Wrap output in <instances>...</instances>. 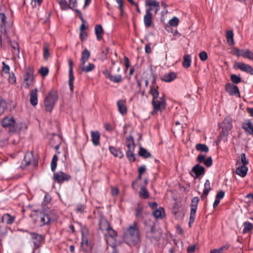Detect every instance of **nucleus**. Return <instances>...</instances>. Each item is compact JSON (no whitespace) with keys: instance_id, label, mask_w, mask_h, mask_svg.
<instances>
[{"instance_id":"nucleus-49","label":"nucleus","mask_w":253,"mask_h":253,"mask_svg":"<svg viewBox=\"0 0 253 253\" xmlns=\"http://www.w3.org/2000/svg\"><path fill=\"white\" fill-rule=\"evenodd\" d=\"M231 80L234 84H238L241 82V79L240 77L233 74L231 75Z\"/></svg>"},{"instance_id":"nucleus-60","label":"nucleus","mask_w":253,"mask_h":253,"mask_svg":"<svg viewBox=\"0 0 253 253\" xmlns=\"http://www.w3.org/2000/svg\"><path fill=\"white\" fill-rule=\"evenodd\" d=\"M7 43L10 44V45L12 47V48H13L14 49H17L18 52H19V46L17 42H14L13 43H12V42L10 41V42Z\"/></svg>"},{"instance_id":"nucleus-51","label":"nucleus","mask_w":253,"mask_h":253,"mask_svg":"<svg viewBox=\"0 0 253 253\" xmlns=\"http://www.w3.org/2000/svg\"><path fill=\"white\" fill-rule=\"evenodd\" d=\"M179 19L176 17H174L169 21V24L171 26H176L178 24Z\"/></svg>"},{"instance_id":"nucleus-23","label":"nucleus","mask_w":253,"mask_h":253,"mask_svg":"<svg viewBox=\"0 0 253 253\" xmlns=\"http://www.w3.org/2000/svg\"><path fill=\"white\" fill-rule=\"evenodd\" d=\"M138 155L145 159L151 157L152 155L151 153L148 151L146 149L140 147L138 152Z\"/></svg>"},{"instance_id":"nucleus-16","label":"nucleus","mask_w":253,"mask_h":253,"mask_svg":"<svg viewBox=\"0 0 253 253\" xmlns=\"http://www.w3.org/2000/svg\"><path fill=\"white\" fill-rule=\"evenodd\" d=\"M192 171L195 173L196 177H199L204 174L205 169L203 166L197 164L193 167Z\"/></svg>"},{"instance_id":"nucleus-4","label":"nucleus","mask_w":253,"mask_h":253,"mask_svg":"<svg viewBox=\"0 0 253 253\" xmlns=\"http://www.w3.org/2000/svg\"><path fill=\"white\" fill-rule=\"evenodd\" d=\"M1 126L5 128H9L10 131L16 132L21 130L20 128H18L14 119L11 117H5L1 122Z\"/></svg>"},{"instance_id":"nucleus-59","label":"nucleus","mask_w":253,"mask_h":253,"mask_svg":"<svg viewBox=\"0 0 253 253\" xmlns=\"http://www.w3.org/2000/svg\"><path fill=\"white\" fill-rule=\"evenodd\" d=\"M205 165L207 167H211L212 164V159L211 157L208 158L204 162Z\"/></svg>"},{"instance_id":"nucleus-50","label":"nucleus","mask_w":253,"mask_h":253,"mask_svg":"<svg viewBox=\"0 0 253 253\" xmlns=\"http://www.w3.org/2000/svg\"><path fill=\"white\" fill-rule=\"evenodd\" d=\"M117 2L119 4V8L120 10V14L121 16L123 15L124 11V2L123 0H116Z\"/></svg>"},{"instance_id":"nucleus-56","label":"nucleus","mask_w":253,"mask_h":253,"mask_svg":"<svg viewBox=\"0 0 253 253\" xmlns=\"http://www.w3.org/2000/svg\"><path fill=\"white\" fill-rule=\"evenodd\" d=\"M6 15L4 13L0 14V25H4L7 23Z\"/></svg>"},{"instance_id":"nucleus-45","label":"nucleus","mask_w":253,"mask_h":253,"mask_svg":"<svg viewBox=\"0 0 253 253\" xmlns=\"http://www.w3.org/2000/svg\"><path fill=\"white\" fill-rule=\"evenodd\" d=\"M243 233L245 234L249 232L253 228V224L249 222H245L244 223Z\"/></svg>"},{"instance_id":"nucleus-24","label":"nucleus","mask_w":253,"mask_h":253,"mask_svg":"<svg viewBox=\"0 0 253 253\" xmlns=\"http://www.w3.org/2000/svg\"><path fill=\"white\" fill-rule=\"evenodd\" d=\"M103 32L102 27L101 25H96L95 27V33L97 39L98 41H100L102 39L101 36Z\"/></svg>"},{"instance_id":"nucleus-12","label":"nucleus","mask_w":253,"mask_h":253,"mask_svg":"<svg viewBox=\"0 0 253 253\" xmlns=\"http://www.w3.org/2000/svg\"><path fill=\"white\" fill-rule=\"evenodd\" d=\"M153 8L149 7L146 10V14L144 16V23L146 28L150 27L152 23V14L151 13Z\"/></svg>"},{"instance_id":"nucleus-47","label":"nucleus","mask_w":253,"mask_h":253,"mask_svg":"<svg viewBox=\"0 0 253 253\" xmlns=\"http://www.w3.org/2000/svg\"><path fill=\"white\" fill-rule=\"evenodd\" d=\"M85 206L83 204H78L76 206V211L77 213H83L84 212Z\"/></svg>"},{"instance_id":"nucleus-10","label":"nucleus","mask_w":253,"mask_h":253,"mask_svg":"<svg viewBox=\"0 0 253 253\" xmlns=\"http://www.w3.org/2000/svg\"><path fill=\"white\" fill-rule=\"evenodd\" d=\"M225 90L230 95L240 97L239 90L237 85L231 83H227L225 84Z\"/></svg>"},{"instance_id":"nucleus-46","label":"nucleus","mask_w":253,"mask_h":253,"mask_svg":"<svg viewBox=\"0 0 253 253\" xmlns=\"http://www.w3.org/2000/svg\"><path fill=\"white\" fill-rule=\"evenodd\" d=\"M68 3L64 0V7L67 6L69 8H73L77 5V0H68Z\"/></svg>"},{"instance_id":"nucleus-3","label":"nucleus","mask_w":253,"mask_h":253,"mask_svg":"<svg viewBox=\"0 0 253 253\" xmlns=\"http://www.w3.org/2000/svg\"><path fill=\"white\" fill-rule=\"evenodd\" d=\"M58 99V96L56 90L52 89L48 92L44 100V105L46 112H51Z\"/></svg>"},{"instance_id":"nucleus-6","label":"nucleus","mask_w":253,"mask_h":253,"mask_svg":"<svg viewBox=\"0 0 253 253\" xmlns=\"http://www.w3.org/2000/svg\"><path fill=\"white\" fill-rule=\"evenodd\" d=\"M199 202V199L198 197H194L191 203V211H190V215L189 218V225L190 226L191 224H192L196 217V213L197 209V205Z\"/></svg>"},{"instance_id":"nucleus-35","label":"nucleus","mask_w":253,"mask_h":253,"mask_svg":"<svg viewBox=\"0 0 253 253\" xmlns=\"http://www.w3.org/2000/svg\"><path fill=\"white\" fill-rule=\"evenodd\" d=\"M155 232H156V229H155V224H153L151 226L150 231L148 232L147 233V237L150 239L151 241H152L153 240H157V239L153 235Z\"/></svg>"},{"instance_id":"nucleus-34","label":"nucleus","mask_w":253,"mask_h":253,"mask_svg":"<svg viewBox=\"0 0 253 253\" xmlns=\"http://www.w3.org/2000/svg\"><path fill=\"white\" fill-rule=\"evenodd\" d=\"M109 149L110 152L115 157H117L120 158H121L124 156L123 153L121 151L117 150L115 147H114L113 146H110Z\"/></svg>"},{"instance_id":"nucleus-52","label":"nucleus","mask_w":253,"mask_h":253,"mask_svg":"<svg viewBox=\"0 0 253 253\" xmlns=\"http://www.w3.org/2000/svg\"><path fill=\"white\" fill-rule=\"evenodd\" d=\"M108 234L112 238H115L117 236L116 232L111 227H110L108 230L107 231Z\"/></svg>"},{"instance_id":"nucleus-28","label":"nucleus","mask_w":253,"mask_h":253,"mask_svg":"<svg viewBox=\"0 0 253 253\" xmlns=\"http://www.w3.org/2000/svg\"><path fill=\"white\" fill-rule=\"evenodd\" d=\"M126 143L128 150H134L135 145L133 137L131 136L126 137Z\"/></svg>"},{"instance_id":"nucleus-33","label":"nucleus","mask_w":253,"mask_h":253,"mask_svg":"<svg viewBox=\"0 0 253 253\" xmlns=\"http://www.w3.org/2000/svg\"><path fill=\"white\" fill-rule=\"evenodd\" d=\"M110 227L109 222L106 220H102L99 223V228L102 231H107Z\"/></svg>"},{"instance_id":"nucleus-27","label":"nucleus","mask_w":253,"mask_h":253,"mask_svg":"<svg viewBox=\"0 0 253 253\" xmlns=\"http://www.w3.org/2000/svg\"><path fill=\"white\" fill-rule=\"evenodd\" d=\"M222 126L225 129L230 130L232 127V120L230 117H226L223 121Z\"/></svg>"},{"instance_id":"nucleus-8","label":"nucleus","mask_w":253,"mask_h":253,"mask_svg":"<svg viewBox=\"0 0 253 253\" xmlns=\"http://www.w3.org/2000/svg\"><path fill=\"white\" fill-rule=\"evenodd\" d=\"M30 164L36 165V161L35 160L32 152H27L25 153L24 159L22 162V166L27 167Z\"/></svg>"},{"instance_id":"nucleus-38","label":"nucleus","mask_w":253,"mask_h":253,"mask_svg":"<svg viewBox=\"0 0 253 253\" xmlns=\"http://www.w3.org/2000/svg\"><path fill=\"white\" fill-rule=\"evenodd\" d=\"M145 5L149 7L160 6V2L156 0H145Z\"/></svg>"},{"instance_id":"nucleus-25","label":"nucleus","mask_w":253,"mask_h":253,"mask_svg":"<svg viewBox=\"0 0 253 253\" xmlns=\"http://www.w3.org/2000/svg\"><path fill=\"white\" fill-rule=\"evenodd\" d=\"M49 45L48 43L45 42L43 45V57L45 60H46L50 56Z\"/></svg>"},{"instance_id":"nucleus-19","label":"nucleus","mask_w":253,"mask_h":253,"mask_svg":"<svg viewBox=\"0 0 253 253\" xmlns=\"http://www.w3.org/2000/svg\"><path fill=\"white\" fill-rule=\"evenodd\" d=\"M37 88L31 90L30 94V101L33 106H36L38 104Z\"/></svg>"},{"instance_id":"nucleus-44","label":"nucleus","mask_w":253,"mask_h":253,"mask_svg":"<svg viewBox=\"0 0 253 253\" xmlns=\"http://www.w3.org/2000/svg\"><path fill=\"white\" fill-rule=\"evenodd\" d=\"M134 150H128L126 152V156L129 162H134L135 160V155L133 152Z\"/></svg>"},{"instance_id":"nucleus-57","label":"nucleus","mask_w":253,"mask_h":253,"mask_svg":"<svg viewBox=\"0 0 253 253\" xmlns=\"http://www.w3.org/2000/svg\"><path fill=\"white\" fill-rule=\"evenodd\" d=\"M199 57H200V59L202 61H206L207 58H208V54L207 53H206V52L204 51H203L202 52H201L199 54Z\"/></svg>"},{"instance_id":"nucleus-9","label":"nucleus","mask_w":253,"mask_h":253,"mask_svg":"<svg viewBox=\"0 0 253 253\" xmlns=\"http://www.w3.org/2000/svg\"><path fill=\"white\" fill-rule=\"evenodd\" d=\"M69 63V85L71 91L74 89V76L73 75V66L74 63L71 59H68Z\"/></svg>"},{"instance_id":"nucleus-39","label":"nucleus","mask_w":253,"mask_h":253,"mask_svg":"<svg viewBox=\"0 0 253 253\" xmlns=\"http://www.w3.org/2000/svg\"><path fill=\"white\" fill-rule=\"evenodd\" d=\"M58 160V157L57 155H54L52 159L51 164H50V167H51V170L52 171L54 172L55 171V169L57 167V162Z\"/></svg>"},{"instance_id":"nucleus-40","label":"nucleus","mask_w":253,"mask_h":253,"mask_svg":"<svg viewBox=\"0 0 253 253\" xmlns=\"http://www.w3.org/2000/svg\"><path fill=\"white\" fill-rule=\"evenodd\" d=\"M239 161H241V163L242 164V165L246 166L249 164V161L246 159V156L245 153H242L240 156V159L236 162V165L240 164Z\"/></svg>"},{"instance_id":"nucleus-7","label":"nucleus","mask_w":253,"mask_h":253,"mask_svg":"<svg viewBox=\"0 0 253 253\" xmlns=\"http://www.w3.org/2000/svg\"><path fill=\"white\" fill-rule=\"evenodd\" d=\"M234 68L235 69H238L242 71L246 72L247 73L253 75V67L244 63L242 62H235L234 65Z\"/></svg>"},{"instance_id":"nucleus-41","label":"nucleus","mask_w":253,"mask_h":253,"mask_svg":"<svg viewBox=\"0 0 253 253\" xmlns=\"http://www.w3.org/2000/svg\"><path fill=\"white\" fill-rule=\"evenodd\" d=\"M108 78L110 81L116 83H120L122 81V77L120 75L113 76L108 74Z\"/></svg>"},{"instance_id":"nucleus-61","label":"nucleus","mask_w":253,"mask_h":253,"mask_svg":"<svg viewBox=\"0 0 253 253\" xmlns=\"http://www.w3.org/2000/svg\"><path fill=\"white\" fill-rule=\"evenodd\" d=\"M224 195L225 192L223 190H221L217 193L215 198L220 200L224 197Z\"/></svg>"},{"instance_id":"nucleus-29","label":"nucleus","mask_w":253,"mask_h":253,"mask_svg":"<svg viewBox=\"0 0 253 253\" xmlns=\"http://www.w3.org/2000/svg\"><path fill=\"white\" fill-rule=\"evenodd\" d=\"M81 231L82 236V245H83L84 244L87 245L88 240L86 236L88 234V230L86 227H83L82 228Z\"/></svg>"},{"instance_id":"nucleus-42","label":"nucleus","mask_w":253,"mask_h":253,"mask_svg":"<svg viewBox=\"0 0 253 253\" xmlns=\"http://www.w3.org/2000/svg\"><path fill=\"white\" fill-rule=\"evenodd\" d=\"M139 196L142 199H146L149 197V193L146 188L142 186L139 192Z\"/></svg>"},{"instance_id":"nucleus-30","label":"nucleus","mask_w":253,"mask_h":253,"mask_svg":"<svg viewBox=\"0 0 253 253\" xmlns=\"http://www.w3.org/2000/svg\"><path fill=\"white\" fill-rule=\"evenodd\" d=\"M227 42L229 45H233L235 42L233 39V32L232 31H227L226 32Z\"/></svg>"},{"instance_id":"nucleus-54","label":"nucleus","mask_w":253,"mask_h":253,"mask_svg":"<svg viewBox=\"0 0 253 253\" xmlns=\"http://www.w3.org/2000/svg\"><path fill=\"white\" fill-rule=\"evenodd\" d=\"M142 208L140 207H138L135 210V216L136 217L142 219L143 218V216L142 215Z\"/></svg>"},{"instance_id":"nucleus-5","label":"nucleus","mask_w":253,"mask_h":253,"mask_svg":"<svg viewBox=\"0 0 253 253\" xmlns=\"http://www.w3.org/2000/svg\"><path fill=\"white\" fill-rule=\"evenodd\" d=\"M13 23L9 21L4 25H0V35H2L3 41H6L7 43L10 42V39L8 35V32L12 29Z\"/></svg>"},{"instance_id":"nucleus-64","label":"nucleus","mask_w":253,"mask_h":253,"mask_svg":"<svg viewBox=\"0 0 253 253\" xmlns=\"http://www.w3.org/2000/svg\"><path fill=\"white\" fill-rule=\"evenodd\" d=\"M196 249L195 245L191 246L187 248V253H193L195 252Z\"/></svg>"},{"instance_id":"nucleus-13","label":"nucleus","mask_w":253,"mask_h":253,"mask_svg":"<svg viewBox=\"0 0 253 253\" xmlns=\"http://www.w3.org/2000/svg\"><path fill=\"white\" fill-rule=\"evenodd\" d=\"M91 137L92 142L94 146H97L100 144V133L98 131H91Z\"/></svg>"},{"instance_id":"nucleus-53","label":"nucleus","mask_w":253,"mask_h":253,"mask_svg":"<svg viewBox=\"0 0 253 253\" xmlns=\"http://www.w3.org/2000/svg\"><path fill=\"white\" fill-rule=\"evenodd\" d=\"M210 184L211 183L210 181L209 180H207L204 184V189L203 191L205 192V194H206L207 192L209 193L211 190Z\"/></svg>"},{"instance_id":"nucleus-14","label":"nucleus","mask_w":253,"mask_h":253,"mask_svg":"<svg viewBox=\"0 0 253 253\" xmlns=\"http://www.w3.org/2000/svg\"><path fill=\"white\" fill-rule=\"evenodd\" d=\"M24 81L25 82H32L34 79V70L31 68L27 69L25 73L23 75Z\"/></svg>"},{"instance_id":"nucleus-17","label":"nucleus","mask_w":253,"mask_h":253,"mask_svg":"<svg viewBox=\"0 0 253 253\" xmlns=\"http://www.w3.org/2000/svg\"><path fill=\"white\" fill-rule=\"evenodd\" d=\"M117 105L119 112L124 115L127 113V108L126 106V101L124 100H119L117 101Z\"/></svg>"},{"instance_id":"nucleus-37","label":"nucleus","mask_w":253,"mask_h":253,"mask_svg":"<svg viewBox=\"0 0 253 253\" xmlns=\"http://www.w3.org/2000/svg\"><path fill=\"white\" fill-rule=\"evenodd\" d=\"M196 149L198 151L205 153L208 152L209 150L208 147L206 144L201 143L196 144Z\"/></svg>"},{"instance_id":"nucleus-55","label":"nucleus","mask_w":253,"mask_h":253,"mask_svg":"<svg viewBox=\"0 0 253 253\" xmlns=\"http://www.w3.org/2000/svg\"><path fill=\"white\" fill-rule=\"evenodd\" d=\"M244 58H247L253 61V53L249 49H246V54L244 55Z\"/></svg>"},{"instance_id":"nucleus-36","label":"nucleus","mask_w":253,"mask_h":253,"mask_svg":"<svg viewBox=\"0 0 253 253\" xmlns=\"http://www.w3.org/2000/svg\"><path fill=\"white\" fill-rule=\"evenodd\" d=\"M191 57L189 54L185 55L183 58V61L182 63L183 66L185 68H189L191 65Z\"/></svg>"},{"instance_id":"nucleus-58","label":"nucleus","mask_w":253,"mask_h":253,"mask_svg":"<svg viewBox=\"0 0 253 253\" xmlns=\"http://www.w3.org/2000/svg\"><path fill=\"white\" fill-rule=\"evenodd\" d=\"M8 82L9 83L11 84H14L16 83V77L14 76V74L12 73L11 75V74H9V77L8 79Z\"/></svg>"},{"instance_id":"nucleus-18","label":"nucleus","mask_w":253,"mask_h":253,"mask_svg":"<svg viewBox=\"0 0 253 253\" xmlns=\"http://www.w3.org/2000/svg\"><path fill=\"white\" fill-rule=\"evenodd\" d=\"M95 68V65L93 63H89L87 66H85V63H80V69L81 70L79 73L82 74V72L88 73L92 71Z\"/></svg>"},{"instance_id":"nucleus-63","label":"nucleus","mask_w":253,"mask_h":253,"mask_svg":"<svg viewBox=\"0 0 253 253\" xmlns=\"http://www.w3.org/2000/svg\"><path fill=\"white\" fill-rule=\"evenodd\" d=\"M8 231L6 228L3 230L0 229V238H3L7 234Z\"/></svg>"},{"instance_id":"nucleus-20","label":"nucleus","mask_w":253,"mask_h":253,"mask_svg":"<svg viewBox=\"0 0 253 253\" xmlns=\"http://www.w3.org/2000/svg\"><path fill=\"white\" fill-rule=\"evenodd\" d=\"M53 180L55 183L61 185L63 182V171H60L57 172H54Z\"/></svg>"},{"instance_id":"nucleus-15","label":"nucleus","mask_w":253,"mask_h":253,"mask_svg":"<svg viewBox=\"0 0 253 253\" xmlns=\"http://www.w3.org/2000/svg\"><path fill=\"white\" fill-rule=\"evenodd\" d=\"M15 220V216L14 215H11L9 213L4 214L1 218V221L5 222L8 225L12 224Z\"/></svg>"},{"instance_id":"nucleus-2","label":"nucleus","mask_w":253,"mask_h":253,"mask_svg":"<svg viewBox=\"0 0 253 253\" xmlns=\"http://www.w3.org/2000/svg\"><path fill=\"white\" fill-rule=\"evenodd\" d=\"M140 236L136 223L129 226L124 236L125 242L130 246L135 245L139 241Z\"/></svg>"},{"instance_id":"nucleus-62","label":"nucleus","mask_w":253,"mask_h":253,"mask_svg":"<svg viewBox=\"0 0 253 253\" xmlns=\"http://www.w3.org/2000/svg\"><path fill=\"white\" fill-rule=\"evenodd\" d=\"M206 156L204 155H199L197 158V161L199 163H203L205 162Z\"/></svg>"},{"instance_id":"nucleus-11","label":"nucleus","mask_w":253,"mask_h":253,"mask_svg":"<svg viewBox=\"0 0 253 253\" xmlns=\"http://www.w3.org/2000/svg\"><path fill=\"white\" fill-rule=\"evenodd\" d=\"M31 238L34 240L33 244L35 248H38L40 247L41 242L43 241L44 237L41 234L35 232H29Z\"/></svg>"},{"instance_id":"nucleus-1","label":"nucleus","mask_w":253,"mask_h":253,"mask_svg":"<svg viewBox=\"0 0 253 253\" xmlns=\"http://www.w3.org/2000/svg\"><path fill=\"white\" fill-rule=\"evenodd\" d=\"M158 86H151L149 93L152 95L153 99L152 104L154 108L153 113L158 111L162 112L166 107V102L165 99V95L158 100L159 96V92L158 90Z\"/></svg>"},{"instance_id":"nucleus-48","label":"nucleus","mask_w":253,"mask_h":253,"mask_svg":"<svg viewBox=\"0 0 253 253\" xmlns=\"http://www.w3.org/2000/svg\"><path fill=\"white\" fill-rule=\"evenodd\" d=\"M39 72L42 77H44L48 75L49 73V70L46 67H42L39 70Z\"/></svg>"},{"instance_id":"nucleus-21","label":"nucleus","mask_w":253,"mask_h":253,"mask_svg":"<svg viewBox=\"0 0 253 253\" xmlns=\"http://www.w3.org/2000/svg\"><path fill=\"white\" fill-rule=\"evenodd\" d=\"M248 169L246 166H239L236 169V173L242 177H244L247 173Z\"/></svg>"},{"instance_id":"nucleus-31","label":"nucleus","mask_w":253,"mask_h":253,"mask_svg":"<svg viewBox=\"0 0 253 253\" xmlns=\"http://www.w3.org/2000/svg\"><path fill=\"white\" fill-rule=\"evenodd\" d=\"M176 77V76L175 73L170 72L165 75L162 80L166 82H170L174 80Z\"/></svg>"},{"instance_id":"nucleus-32","label":"nucleus","mask_w":253,"mask_h":253,"mask_svg":"<svg viewBox=\"0 0 253 253\" xmlns=\"http://www.w3.org/2000/svg\"><path fill=\"white\" fill-rule=\"evenodd\" d=\"M164 214L165 211L163 208H159L158 209L155 210L153 212V215L157 218H163Z\"/></svg>"},{"instance_id":"nucleus-22","label":"nucleus","mask_w":253,"mask_h":253,"mask_svg":"<svg viewBox=\"0 0 253 253\" xmlns=\"http://www.w3.org/2000/svg\"><path fill=\"white\" fill-rule=\"evenodd\" d=\"M242 128L249 134H253V124L250 121L244 123Z\"/></svg>"},{"instance_id":"nucleus-26","label":"nucleus","mask_w":253,"mask_h":253,"mask_svg":"<svg viewBox=\"0 0 253 253\" xmlns=\"http://www.w3.org/2000/svg\"><path fill=\"white\" fill-rule=\"evenodd\" d=\"M90 56V52L87 49H84L82 53L81 63H85Z\"/></svg>"},{"instance_id":"nucleus-43","label":"nucleus","mask_w":253,"mask_h":253,"mask_svg":"<svg viewBox=\"0 0 253 253\" xmlns=\"http://www.w3.org/2000/svg\"><path fill=\"white\" fill-rule=\"evenodd\" d=\"M51 221L50 216L47 214L43 213V216L41 217V221L43 225L48 224Z\"/></svg>"}]
</instances>
